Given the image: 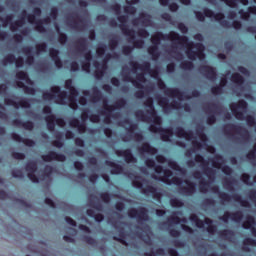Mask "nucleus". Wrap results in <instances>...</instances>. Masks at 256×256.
Listing matches in <instances>:
<instances>
[{"instance_id": "obj_3", "label": "nucleus", "mask_w": 256, "mask_h": 256, "mask_svg": "<svg viewBox=\"0 0 256 256\" xmlns=\"http://www.w3.org/2000/svg\"><path fill=\"white\" fill-rule=\"evenodd\" d=\"M248 107L249 104L245 100H239L237 103H231L229 105L230 111H232L234 117L238 119V121L244 120ZM245 121L248 127H255L256 125L255 117L251 115L246 116Z\"/></svg>"}, {"instance_id": "obj_49", "label": "nucleus", "mask_w": 256, "mask_h": 256, "mask_svg": "<svg viewBox=\"0 0 256 256\" xmlns=\"http://www.w3.org/2000/svg\"><path fill=\"white\" fill-rule=\"evenodd\" d=\"M180 68L184 69V71H191L192 69L195 68V64H193V62H191V61L185 60V61L181 62Z\"/></svg>"}, {"instance_id": "obj_5", "label": "nucleus", "mask_w": 256, "mask_h": 256, "mask_svg": "<svg viewBox=\"0 0 256 256\" xmlns=\"http://www.w3.org/2000/svg\"><path fill=\"white\" fill-rule=\"evenodd\" d=\"M42 111L44 115H48V116H45L44 118L48 131H51V132L55 131L56 125H58V127H65L66 125L65 119L57 118V116L53 114V110L50 108V106H44Z\"/></svg>"}, {"instance_id": "obj_62", "label": "nucleus", "mask_w": 256, "mask_h": 256, "mask_svg": "<svg viewBox=\"0 0 256 256\" xmlns=\"http://www.w3.org/2000/svg\"><path fill=\"white\" fill-rule=\"evenodd\" d=\"M49 56L51 57L52 61L58 59L59 58V50H57L55 48H50Z\"/></svg>"}, {"instance_id": "obj_12", "label": "nucleus", "mask_w": 256, "mask_h": 256, "mask_svg": "<svg viewBox=\"0 0 256 256\" xmlns=\"http://www.w3.org/2000/svg\"><path fill=\"white\" fill-rule=\"evenodd\" d=\"M237 133L238 135H242V137H249V132L247 129L243 128L240 125H236L233 123H228L223 126L224 135H231V132Z\"/></svg>"}, {"instance_id": "obj_17", "label": "nucleus", "mask_w": 256, "mask_h": 256, "mask_svg": "<svg viewBox=\"0 0 256 256\" xmlns=\"http://www.w3.org/2000/svg\"><path fill=\"white\" fill-rule=\"evenodd\" d=\"M44 163H51V161H60L61 163L67 161V157L64 154L57 153L55 151H49L47 154L41 156Z\"/></svg>"}, {"instance_id": "obj_55", "label": "nucleus", "mask_w": 256, "mask_h": 256, "mask_svg": "<svg viewBox=\"0 0 256 256\" xmlns=\"http://www.w3.org/2000/svg\"><path fill=\"white\" fill-rule=\"evenodd\" d=\"M199 189H200V193H207V191L209 189V182H207L205 180H201L199 182Z\"/></svg>"}, {"instance_id": "obj_28", "label": "nucleus", "mask_w": 256, "mask_h": 256, "mask_svg": "<svg viewBox=\"0 0 256 256\" xmlns=\"http://www.w3.org/2000/svg\"><path fill=\"white\" fill-rule=\"evenodd\" d=\"M22 53H24V55H26L27 65H33V63H35V56L33 54V48L31 46L23 47Z\"/></svg>"}, {"instance_id": "obj_57", "label": "nucleus", "mask_w": 256, "mask_h": 256, "mask_svg": "<svg viewBox=\"0 0 256 256\" xmlns=\"http://www.w3.org/2000/svg\"><path fill=\"white\" fill-rule=\"evenodd\" d=\"M82 241H84L88 245H93V246L97 245V240H95V238L88 236V235H84L82 237Z\"/></svg>"}, {"instance_id": "obj_63", "label": "nucleus", "mask_w": 256, "mask_h": 256, "mask_svg": "<svg viewBox=\"0 0 256 256\" xmlns=\"http://www.w3.org/2000/svg\"><path fill=\"white\" fill-rule=\"evenodd\" d=\"M241 181H243L245 185H253V182H251V175L247 173L241 175Z\"/></svg>"}, {"instance_id": "obj_27", "label": "nucleus", "mask_w": 256, "mask_h": 256, "mask_svg": "<svg viewBox=\"0 0 256 256\" xmlns=\"http://www.w3.org/2000/svg\"><path fill=\"white\" fill-rule=\"evenodd\" d=\"M109 59H111V54L106 55V57L104 59V64L102 65V68L95 70L94 77L98 81H101V79H103V77H105V69H107V61H109Z\"/></svg>"}, {"instance_id": "obj_48", "label": "nucleus", "mask_w": 256, "mask_h": 256, "mask_svg": "<svg viewBox=\"0 0 256 256\" xmlns=\"http://www.w3.org/2000/svg\"><path fill=\"white\" fill-rule=\"evenodd\" d=\"M231 221H234V223H241V221H243V212L236 211L231 213Z\"/></svg>"}, {"instance_id": "obj_11", "label": "nucleus", "mask_w": 256, "mask_h": 256, "mask_svg": "<svg viewBox=\"0 0 256 256\" xmlns=\"http://www.w3.org/2000/svg\"><path fill=\"white\" fill-rule=\"evenodd\" d=\"M194 161L196 163H201V169L204 174L208 177V179H211L212 177H215V170L211 167H209V161L205 160L203 155L196 154L194 157Z\"/></svg>"}, {"instance_id": "obj_56", "label": "nucleus", "mask_w": 256, "mask_h": 256, "mask_svg": "<svg viewBox=\"0 0 256 256\" xmlns=\"http://www.w3.org/2000/svg\"><path fill=\"white\" fill-rule=\"evenodd\" d=\"M167 185H176L177 187H181V185H183V179L179 177H173L172 179H170Z\"/></svg>"}, {"instance_id": "obj_7", "label": "nucleus", "mask_w": 256, "mask_h": 256, "mask_svg": "<svg viewBox=\"0 0 256 256\" xmlns=\"http://www.w3.org/2000/svg\"><path fill=\"white\" fill-rule=\"evenodd\" d=\"M129 65H130V67H132L133 71H143L144 73H149V75H151V77H157V75H159V70L151 69L150 62L146 61L143 64H139V62L130 61Z\"/></svg>"}, {"instance_id": "obj_8", "label": "nucleus", "mask_w": 256, "mask_h": 256, "mask_svg": "<svg viewBox=\"0 0 256 256\" xmlns=\"http://www.w3.org/2000/svg\"><path fill=\"white\" fill-rule=\"evenodd\" d=\"M204 15L205 17L214 18L215 21H218V23L223 27L224 29H231V23L229 21L225 20V14L218 12L215 13L213 10L209 8H204Z\"/></svg>"}, {"instance_id": "obj_22", "label": "nucleus", "mask_w": 256, "mask_h": 256, "mask_svg": "<svg viewBox=\"0 0 256 256\" xmlns=\"http://www.w3.org/2000/svg\"><path fill=\"white\" fill-rule=\"evenodd\" d=\"M219 109V106L217 104H210L207 107L208 116L206 118L207 125H215L217 123V116H215V110Z\"/></svg>"}, {"instance_id": "obj_6", "label": "nucleus", "mask_w": 256, "mask_h": 256, "mask_svg": "<svg viewBox=\"0 0 256 256\" xmlns=\"http://www.w3.org/2000/svg\"><path fill=\"white\" fill-rule=\"evenodd\" d=\"M128 217L130 219H136L138 225H144V229H148L149 225L145 224L149 221V210L145 207L130 208L128 210Z\"/></svg>"}, {"instance_id": "obj_25", "label": "nucleus", "mask_w": 256, "mask_h": 256, "mask_svg": "<svg viewBox=\"0 0 256 256\" xmlns=\"http://www.w3.org/2000/svg\"><path fill=\"white\" fill-rule=\"evenodd\" d=\"M175 134L177 137H184L187 141H191V139H195V135L193 131L189 130L188 132L181 126L176 127Z\"/></svg>"}, {"instance_id": "obj_24", "label": "nucleus", "mask_w": 256, "mask_h": 256, "mask_svg": "<svg viewBox=\"0 0 256 256\" xmlns=\"http://www.w3.org/2000/svg\"><path fill=\"white\" fill-rule=\"evenodd\" d=\"M184 183L187 184V186H181L179 188V192L183 193L184 195H193L197 189L195 188V183L191 182L189 180H185Z\"/></svg>"}, {"instance_id": "obj_15", "label": "nucleus", "mask_w": 256, "mask_h": 256, "mask_svg": "<svg viewBox=\"0 0 256 256\" xmlns=\"http://www.w3.org/2000/svg\"><path fill=\"white\" fill-rule=\"evenodd\" d=\"M122 77L124 79V81H129L130 83H132V85H134V87H136V89H144L145 86H143V84L141 83H145V74L143 73H139L136 76L137 80H133V78L131 77V75H129V73L122 74Z\"/></svg>"}, {"instance_id": "obj_21", "label": "nucleus", "mask_w": 256, "mask_h": 256, "mask_svg": "<svg viewBox=\"0 0 256 256\" xmlns=\"http://www.w3.org/2000/svg\"><path fill=\"white\" fill-rule=\"evenodd\" d=\"M103 105L105 111L111 113V111H115V109H122V107H125V105H127V100H125V98H120L114 103V105H109L107 100H104Z\"/></svg>"}, {"instance_id": "obj_26", "label": "nucleus", "mask_w": 256, "mask_h": 256, "mask_svg": "<svg viewBox=\"0 0 256 256\" xmlns=\"http://www.w3.org/2000/svg\"><path fill=\"white\" fill-rule=\"evenodd\" d=\"M105 165L107 167H111L112 169L110 170L111 175H121L123 174V166L111 161V160H106Z\"/></svg>"}, {"instance_id": "obj_35", "label": "nucleus", "mask_w": 256, "mask_h": 256, "mask_svg": "<svg viewBox=\"0 0 256 256\" xmlns=\"http://www.w3.org/2000/svg\"><path fill=\"white\" fill-rule=\"evenodd\" d=\"M204 223L205 225H208L207 227L208 233H210L211 235L217 233V226L213 225V220L211 218H205Z\"/></svg>"}, {"instance_id": "obj_43", "label": "nucleus", "mask_w": 256, "mask_h": 256, "mask_svg": "<svg viewBox=\"0 0 256 256\" xmlns=\"http://www.w3.org/2000/svg\"><path fill=\"white\" fill-rule=\"evenodd\" d=\"M16 79L20 81H25L26 83H31V78H29V74L25 71H18L16 73Z\"/></svg>"}, {"instance_id": "obj_54", "label": "nucleus", "mask_w": 256, "mask_h": 256, "mask_svg": "<svg viewBox=\"0 0 256 256\" xmlns=\"http://www.w3.org/2000/svg\"><path fill=\"white\" fill-rule=\"evenodd\" d=\"M163 173H164V176L160 180H162L163 183L167 184L171 180L169 179V177H173V172L169 169H165Z\"/></svg>"}, {"instance_id": "obj_39", "label": "nucleus", "mask_w": 256, "mask_h": 256, "mask_svg": "<svg viewBox=\"0 0 256 256\" xmlns=\"http://www.w3.org/2000/svg\"><path fill=\"white\" fill-rule=\"evenodd\" d=\"M219 236L229 241L235 237V232H233V230L224 229L219 232Z\"/></svg>"}, {"instance_id": "obj_61", "label": "nucleus", "mask_w": 256, "mask_h": 256, "mask_svg": "<svg viewBox=\"0 0 256 256\" xmlns=\"http://www.w3.org/2000/svg\"><path fill=\"white\" fill-rule=\"evenodd\" d=\"M106 51H107V45H105V44L98 46L96 49V53L99 57H103V55H105Z\"/></svg>"}, {"instance_id": "obj_38", "label": "nucleus", "mask_w": 256, "mask_h": 256, "mask_svg": "<svg viewBox=\"0 0 256 256\" xmlns=\"http://www.w3.org/2000/svg\"><path fill=\"white\" fill-rule=\"evenodd\" d=\"M55 29L58 33V42L61 45H65V43H67V41H68L67 34L61 32V28L59 27V25H56Z\"/></svg>"}, {"instance_id": "obj_40", "label": "nucleus", "mask_w": 256, "mask_h": 256, "mask_svg": "<svg viewBox=\"0 0 256 256\" xmlns=\"http://www.w3.org/2000/svg\"><path fill=\"white\" fill-rule=\"evenodd\" d=\"M92 92V101H94L95 103L103 99V93L101 92V90H99V88L93 87Z\"/></svg>"}, {"instance_id": "obj_19", "label": "nucleus", "mask_w": 256, "mask_h": 256, "mask_svg": "<svg viewBox=\"0 0 256 256\" xmlns=\"http://www.w3.org/2000/svg\"><path fill=\"white\" fill-rule=\"evenodd\" d=\"M158 105L162 107L163 111H171V109H179V107H181V103L177 101L169 103V99L165 97H161L158 99Z\"/></svg>"}, {"instance_id": "obj_58", "label": "nucleus", "mask_w": 256, "mask_h": 256, "mask_svg": "<svg viewBox=\"0 0 256 256\" xmlns=\"http://www.w3.org/2000/svg\"><path fill=\"white\" fill-rule=\"evenodd\" d=\"M135 117L136 119H138L139 121H148V117L145 115V112H143V110H138L135 112Z\"/></svg>"}, {"instance_id": "obj_33", "label": "nucleus", "mask_w": 256, "mask_h": 256, "mask_svg": "<svg viewBox=\"0 0 256 256\" xmlns=\"http://www.w3.org/2000/svg\"><path fill=\"white\" fill-rule=\"evenodd\" d=\"M223 1L228 7L235 9L237 7V2L241 3L244 6L249 5V0H220Z\"/></svg>"}, {"instance_id": "obj_41", "label": "nucleus", "mask_w": 256, "mask_h": 256, "mask_svg": "<svg viewBox=\"0 0 256 256\" xmlns=\"http://www.w3.org/2000/svg\"><path fill=\"white\" fill-rule=\"evenodd\" d=\"M148 53L151 55L152 59L155 61L159 59L160 53H159V47L158 46H150L148 47Z\"/></svg>"}, {"instance_id": "obj_31", "label": "nucleus", "mask_w": 256, "mask_h": 256, "mask_svg": "<svg viewBox=\"0 0 256 256\" xmlns=\"http://www.w3.org/2000/svg\"><path fill=\"white\" fill-rule=\"evenodd\" d=\"M255 225H256L255 217H253L252 215H247L246 221L242 223L243 229H252L255 227Z\"/></svg>"}, {"instance_id": "obj_2", "label": "nucleus", "mask_w": 256, "mask_h": 256, "mask_svg": "<svg viewBox=\"0 0 256 256\" xmlns=\"http://www.w3.org/2000/svg\"><path fill=\"white\" fill-rule=\"evenodd\" d=\"M32 13L33 14H28L27 10H23L21 13L22 17L19 20L15 21L14 23H11L10 29L12 31H17L18 27H23L26 17L28 23H30L31 25H36V31H38V33H45V31L47 30L43 25V21L37 20V17H41V9L39 7H35L33 8Z\"/></svg>"}, {"instance_id": "obj_18", "label": "nucleus", "mask_w": 256, "mask_h": 256, "mask_svg": "<svg viewBox=\"0 0 256 256\" xmlns=\"http://www.w3.org/2000/svg\"><path fill=\"white\" fill-rule=\"evenodd\" d=\"M4 103L5 105H11L12 107H15V109H19V107H22L23 109L31 108V102H29L27 98H22L19 102H16L11 98H5Z\"/></svg>"}, {"instance_id": "obj_64", "label": "nucleus", "mask_w": 256, "mask_h": 256, "mask_svg": "<svg viewBox=\"0 0 256 256\" xmlns=\"http://www.w3.org/2000/svg\"><path fill=\"white\" fill-rule=\"evenodd\" d=\"M170 205L171 207H183V201L177 198H172L170 199Z\"/></svg>"}, {"instance_id": "obj_53", "label": "nucleus", "mask_w": 256, "mask_h": 256, "mask_svg": "<svg viewBox=\"0 0 256 256\" xmlns=\"http://www.w3.org/2000/svg\"><path fill=\"white\" fill-rule=\"evenodd\" d=\"M218 197L221 203H229V201H231V195H229L227 192H220Z\"/></svg>"}, {"instance_id": "obj_14", "label": "nucleus", "mask_w": 256, "mask_h": 256, "mask_svg": "<svg viewBox=\"0 0 256 256\" xmlns=\"http://www.w3.org/2000/svg\"><path fill=\"white\" fill-rule=\"evenodd\" d=\"M117 20L119 21V23H121L119 27L122 33L126 37H131V39H135V30L129 29V26H127V21H129V17L127 15H119L117 17Z\"/></svg>"}, {"instance_id": "obj_52", "label": "nucleus", "mask_w": 256, "mask_h": 256, "mask_svg": "<svg viewBox=\"0 0 256 256\" xmlns=\"http://www.w3.org/2000/svg\"><path fill=\"white\" fill-rule=\"evenodd\" d=\"M25 169L28 173H35V172H37V163L28 162L25 166Z\"/></svg>"}, {"instance_id": "obj_50", "label": "nucleus", "mask_w": 256, "mask_h": 256, "mask_svg": "<svg viewBox=\"0 0 256 256\" xmlns=\"http://www.w3.org/2000/svg\"><path fill=\"white\" fill-rule=\"evenodd\" d=\"M152 119H153V123L151 125H155L156 127H161L162 123H163V119L161 118V116L157 115V112H154V114H150Z\"/></svg>"}, {"instance_id": "obj_9", "label": "nucleus", "mask_w": 256, "mask_h": 256, "mask_svg": "<svg viewBox=\"0 0 256 256\" xmlns=\"http://www.w3.org/2000/svg\"><path fill=\"white\" fill-rule=\"evenodd\" d=\"M157 85L160 91H163L165 95H168V97H177L180 100L183 99L184 94L179 90V88H169L161 79L158 80Z\"/></svg>"}, {"instance_id": "obj_36", "label": "nucleus", "mask_w": 256, "mask_h": 256, "mask_svg": "<svg viewBox=\"0 0 256 256\" xmlns=\"http://www.w3.org/2000/svg\"><path fill=\"white\" fill-rule=\"evenodd\" d=\"M230 79L232 83H235L236 85H243L245 83V78L238 72L233 73Z\"/></svg>"}, {"instance_id": "obj_10", "label": "nucleus", "mask_w": 256, "mask_h": 256, "mask_svg": "<svg viewBox=\"0 0 256 256\" xmlns=\"http://www.w3.org/2000/svg\"><path fill=\"white\" fill-rule=\"evenodd\" d=\"M149 131L151 133H160L161 140L165 142L171 141V136L173 135V128L157 127L156 125H150Z\"/></svg>"}, {"instance_id": "obj_60", "label": "nucleus", "mask_w": 256, "mask_h": 256, "mask_svg": "<svg viewBox=\"0 0 256 256\" xmlns=\"http://www.w3.org/2000/svg\"><path fill=\"white\" fill-rule=\"evenodd\" d=\"M47 51V43L43 42L41 44L36 45V53L39 55V53H45Z\"/></svg>"}, {"instance_id": "obj_16", "label": "nucleus", "mask_w": 256, "mask_h": 256, "mask_svg": "<svg viewBox=\"0 0 256 256\" xmlns=\"http://www.w3.org/2000/svg\"><path fill=\"white\" fill-rule=\"evenodd\" d=\"M200 73L208 79V81H216L217 80V68L210 65H202L199 67Z\"/></svg>"}, {"instance_id": "obj_1", "label": "nucleus", "mask_w": 256, "mask_h": 256, "mask_svg": "<svg viewBox=\"0 0 256 256\" xmlns=\"http://www.w3.org/2000/svg\"><path fill=\"white\" fill-rule=\"evenodd\" d=\"M161 41H175L177 45L186 46V55L190 61H195L198 59H205V45L201 42H191L189 37L181 36L175 31H171L169 34H164L163 32H156L152 38L151 43L154 47H159Z\"/></svg>"}, {"instance_id": "obj_23", "label": "nucleus", "mask_w": 256, "mask_h": 256, "mask_svg": "<svg viewBox=\"0 0 256 256\" xmlns=\"http://www.w3.org/2000/svg\"><path fill=\"white\" fill-rule=\"evenodd\" d=\"M115 153L118 157H124L126 163H135V161H137L135 156H133V152H131V149L116 150Z\"/></svg>"}, {"instance_id": "obj_46", "label": "nucleus", "mask_w": 256, "mask_h": 256, "mask_svg": "<svg viewBox=\"0 0 256 256\" xmlns=\"http://www.w3.org/2000/svg\"><path fill=\"white\" fill-rule=\"evenodd\" d=\"M114 241H118V243H121L122 245H128L127 240H125V230L120 229L119 230V236H113Z\"/></svg>"}, {"instance_id": "obj_32", "label": "nucleus", "mask_w": 256, "mask_h": 256, "mask_svg": "<svg viewBox=\"0 0 256 256\" xmlns=\"http://www.w3.org/2000/svg\"><path fill=\"white\" fill-rule=\"evenodd\" d=\"M255 225H256L255 217H253L252 215H247L246 221L242 223L243 229H252L255 227Z\"/></svg>"}, {"instance_id": "obj_42", "label": "nucleus", "mask_w": 256, "mask_h": 256, "mask_svg": "<svg viewBox=\"0 0 256 256\" xmlns=\"http://www.w3.org/2000/svg\"><path fill=\"white\" fill-rule=\"evenodd\" d=\"M196 135H198L201 141H207V134H205V126L198 125L196 128Z\"/></svg>"}, {"instance_id": "obj_34", "label": "nucleus", "mask_w": 256, "mask_h": 256, "mask_svg": "<svg viewBox=\"0 0 256 256\" xmlns=\"http://www.w3.org/2000/svg\"><path fill=\"white\" fill-rule=\"evenodd\" d=\"M210 161L215 169H221V164L224 162L221 154H216Z\"/></svg>"}, {"instance_id": "obj_44", "label": "nucleus", "mask_w": 256, "mask_h": 256, "mask_svg": "<svg viewBox=\"0 0 256 256\" xmlns=\"http://www.w3.org/2000/svg\"><path fill=\"white\" fill-rule=\"evenodd\" d=\"M168 166L173 171H178V173H185V169L181 168V166H179V164L175 160H169Z\"/></svg>"}, {"instance_id": "obj_4", "label": "nucleus", "mask_w": 256, "mask_h": 256, "mask_svg": "<svg viewBox=\"0 0 256 256\" xmlns=\"http://www.w3.org/2000/svg\"><path fill=\"white\" fill-rule=\"evenodd\" d=\"M134 177L132 180L133 187H136V189H140L144 195H151L152 199H155L156 201H161L163 194L157 190L156 187L152 185H147L145 188H143V182L138 181V179H141L140 176H134L133 174H130V178Z\"/></svg>"}, {"instance_id": "obj_30", "label": "nucleus", "mask_w": 256, "mask_h": 256, "mask_svg": "<svg viewBox=\"0 0 256 256\" xmlns=\"http://www.w3.org/2000/svg\"><path fill=\"white\" fill-rule=\"evenodd\" d=\"M76 48L77 51H79V53H85V51H87V47H88V41L87 38H79L76 42Z\"/></svg>"}, {"instance_id": "obj_59", "label": "nucleus", "mask_w": 256, "mask_h": 256, "mask_svg": "<svg viewBox=\"0 0 256 256\" xmlns=\"http://www.w3.org/2000/svg\"><path fill=\"white\" fill-rule=\"evenodd\" d=\"M22 127L26 131H33V129H35V124L32 121L27 120V121L23 122Z\"/></svg>"}, {"instance_id": "obj_45", "label": "nucleus", "mask_w": 256, "mask_h": 256, "mask_svg": "<svg viewBox=\"0 0 256 256\" xmlns=\"http://www.w3.org/2000/svg\"><path fill=\"white\" fill-rule=\"evenodd\" d=\"M243 251H249V246L256 247V240L253 238H245L243 240Z\"/></svg>"}, {"instance_id": "obj_13", "label": "nucleus", "mask_w": 256, "mask_h": 256, "mask_svg": "<svg viewBox=\"0 0 256 256\" xmlns=\"http://www.w3.org/2000/svg\"><path fill=\"white\" fill-rule=\"evenodd\" d=\"M128 42L132 43L133 46H123L122 47V53L126 57H129V55H131V53H133V49H143V47L145 46V40H143V39L135 40V38L133 39V38L129 37Z\"/></svg>"}, {"instance_id": "obj_47", "label": "nucleus", "mask_w": 256, "mask_h": 256, "mask_svg": "<svg viewBox=\"0 0 256 256\" xmlns=\"http://www.w3.org/2000/svg\"><path fill=\"white\" fill-rule=\"evenodd\" d=\"M179 212H174V215H172L171 217L168 218V222H166L165 224L167 225V223L169 225H179V223H181V218H179Z\"/></svg>"}, {"instance_id": "obj_51", "label": "nucleus", "mask_w": 256, "mask_h": 256, "mask_svg": "<svg viewBox=\"0 0 256 256\" xmlns=\"http://www.w3.org/2000/svg\"><path fill=\"white\" fill-rule=\"evenodd\" d=\"M16 57L13 54H8L2 60V65H9V63H15Z\"/></svg>"}, {"instance_id": "obj_20", "label": "nucleus", "mask_w": 256, "mask_h": 256, "mask_svg": "<svg viewBox=\"0 0 256 256\" xmlns=\"http://www.w3.org/2000/svg\"><path fill=\"white\" fill-rule=\"evenodd\" d=\"M51 93H54L56 96V103L58 105H65V99H67V91H61V87L59 86H52L50 88Z\"/></svg>"}, {"instance_id": "obj_37", "label": "nucleus", "mask_w": 256, "mask_h": 256, "mask_svg": "<svg viewBox=\"0 0 256 256\" xmlns=\"http://www.w3.org/2000/svg\"><path fill=\"white\" fill-rule=\"evenodd\" d=\"M145 107H147V113L149 115H151L152 113L155 114V112H157V110H155V105L153 103V98L149 97L146 99V101L144 102Z\"/></svg>"}, {"instance_id": "obj_29", "label": "nucleus", "mask_w": 256, "mask_h": 256, "mask_svg": "<svg viewBox=\"0 0 256 256\" xmlns=\"http://www.w3.org/2000/svg\"><path fill=\"white\" fill-rule=\"evenodd\" d=\"M139 153H149L150 155H157V148L151 146L148 142H144L140 148H138Z\"/></svg>"}]
</instances>
